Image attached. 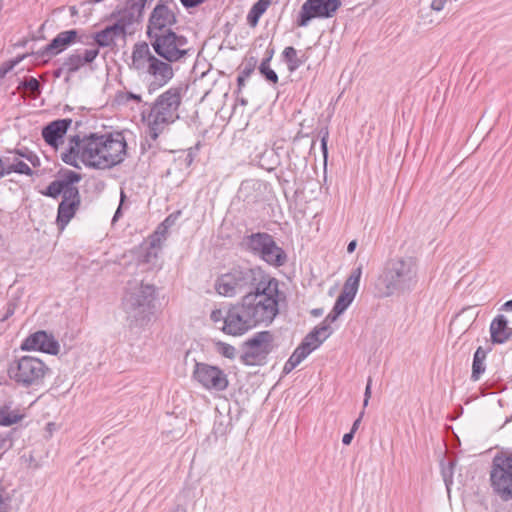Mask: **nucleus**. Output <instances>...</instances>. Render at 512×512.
<instances>
[{"mask_svg":"<svg viewBox=\"0 0 512 512\" xmlns=\"http://www.w3.org/2000/svg\"><path fill=\"white\" fill-rule=\"evenodd\" d=\"M127 142L122 132L85 135L81 161L93 169H110L124 161Z\"/></svg>","mask_w":512,"mask_h":512,"instance_id":"f257e3e1","label":"nucleus"},{"mask_svg":"<svg viewBox=\"0 0 512 512\" xmlns=\"http://www.w3.org/2000/svg\"><path fill=\"white\" fill-rule=\"evenodd\" d=\"M416 277L417 264L414 257L389 259L375 283L376 296L386 298L411 290L416 283Z\"/></svg>","mask_w":512,"mask_h":512,"instance_id":"f03ea898","label":"nucleus"},{"mask_svg":"<svg viewBox=\"0 0 512 512\" xmlns=\"http://www.w3.org/2000/svg\"><path fill=\"white\" fill-rule=\"evenodd\" d=\"M183 86H173L160 94L148 110L141 112V118L148 123V135L156 141L163 131L164 125L174 123L178 118V110L182 104Z\"/></svg>","mask_w":512,"mask_h":512,"instance_id":"7ed1b4c3","label":"nucleus"},{"mask_svg":"<svg viewBox=\"0 0 512 512\" xmlns=\"http://www.w3.org/2000/svg\"><path fill=\"white\" fill-rule=\"evenodd\" d=\"M273 279L275 277L260 266L235 265L216 279L215 289L225 297H233L241 293L245 295L251 290L263 287L266 282Z\"/></svg>","mask_w":512,"mask_h":512,"instance_id":"20e7f679","label":"nucleus"},{"mask_svg":"<svg viewBox=\"0 0 512 512\" xmlns=\"http://www.w3.org/2000/svg\"><path fill=\"white\" fill-rule=\"evenodd\" d=\"M279 296V281L275 278L266 282L263 287L251 290L241 299L257 326L260 323L269 325L273 322L279 313Z\"/></svg>","mask_w":512,"mask_h":512,"instance_id":"39448f33","label":"nucleus"},{"mask_svg":"<svg viewBox=\"0 0 512 512\" xmlns=\"http://www.w3.org/2000/svg\"><path fill=\"white\" fill-rule=\"evenodd\" d=\"M156 300V287L153 284H144L130 292L123 300V307L127 314L130 328L147 325L154 313Z\"/></svg>","mask_w":512,"mask_h":512,"instance_id":"423d86ee","label":"nucleus"},{"mask_svg":"<svg viewBox=\"0 0 512 512\" xmlns=\"http://www.w3.org/2000/svg\"><path fill=\"white\" fill-rule=\"evenodd\" d=\"M240 246L244 251L275 268L284 266L288 261L286 251L267 232L258 231L244 235Z\"/></svg>","mask_w":512,"mask_h":512,"instance_id":"0eeeda50","label":"nucleus"},{"mask_svg":"<svg viewBox=\"0 0 512 512\" xmlns=\"http://www.w3.org/2000/svg\"><path fill=\"white\" fill-rule=\"evenodd\" d=\"M156 56L170 63L183 62L191 55V49L186 48L188 39L174 30H166L147 36Z\"/></svg>","mask_w":512,"mask_h":512,"instance_id":"6e6552de","label":"nucleus"},{"mask_svg":"<svg viewBox=\"0 0 512 512\" xmlns=\"http://www.w3.org/2000/svg\"><path fill=\"white\" fill-rule=\"evenodd\" d=\"M490 485L502 501L512 500V447L502 449L493 457Z\"/></svg>","mask_w":512,"mask_h":512,"instance_id":"1a4fd4ad","label":"nucleus"},{"mask_svg":"<svg viewBox=\"0 0 512 512\" xmlns=\"http://www.w3.org/2000/svg\"><path fill=\"white\" fill-rule=\"evenodd\" d=\"M148 0H126L125 7H117L109 16V19L116 21L107 25V29L116 39L127 35V27L142 19Z\"/></svg>","mask_w":512,"mask_h":512,"instance_id":"9d476101","label":"nucleus"},{"mask_svg":"<svg viewBox=\"0 0 512 512\" xmlns=\"http://www.w3.org/2000/svg\"><path fill=\"white\" fill-rule=\"evenodd\" d=\"M148 0H126L125 7H117L109 16V19L116 21L107 25V29L116 39L127 35V27L142 19Z\"/></svg>","mask_w":512,"mask_h":512,"instance_id":"9b49d317","label":"nucleus"},{"mask_svg":"<svg viewBox=\"0 0 512 512\" xmlns=\"http://www.w3.org/2000/svg\"><path fill=\"white\" fill-rule=\"evenodd\" d=\"M50 369L39 358L23 356L10 365L8 374L17 384H33L43 379Z\"/></svg>","mask_w":512,"mask_h":512,"instance_id":"f8f14e48","label":"nucleus"},{"mask_svg":"<svg viewBox=\"0 0 512 512\" xmlns=\"http://www.w3.org/2000/svg\"><path fill=\"white\" fill-rule=\"evenodd\" d=\"M273 334L260 331L243 343L241 361L246 365H259L265 362L267 355L273 350Z\"/></svg>","mask_w":512,"mask_h":512,"instance_id":"ddd939ff","label":"nucleus"},{"mask_svg":"<svg viewBox=\"0 0 512 512\" xmlns=\"http://www.w3.org/2000/svg\"><path fill=\"white\" fill-rule=\"evenodd\" d=\"M341 0H306L296 19L298 27H306L312 19H328L336 15Z\"/></svg>","mask_w":512,"mask_h":512,"instance_id":"4468645a","label":"nucleus"},{"mask_svg":"<svg viewBox=\"0 0 512 512\" xmlns=\"http://www.w3.org/2000/svg\"><path fill=\"white\" fill-rule=\"evenodd\" d=\"M256 327L255 321L241 300L239 303L230 305L225 311V325L220 330L231 336H241Z\"/></svg>","mask_w":512,"mask_h":512,"instance_id":"2eb2a0df","label":"nucleus"},{"mask_svg":"<svg viewBox=\"0 0 512 512\" xmlns=\"http://www.w3.org/2000/svg\"><path fill=\"white\" fill-rule=\"evenodd\" d=\"M85 33L70 29L58 33L46 46L42 47L34 54L40 57L42 64H47L53 57L61 54L76 42L88 43L84 40Z\"/></svg>","mask_w":512,"mask_h":512,"instance_id":"dca6fc26","label":"nucleus"},{"mask_svg":"<svg viewBox=\"0 0 512 512\" xmlns=\"http://www.w3.org/2000/svg\"><path fill=\"white\" fill-rule=\"evenodd\" d=\"M58 176L59 178L50 182L49 185L41 191L42 195L57 199L60 197L61 193L80 194L79 188L75 186L82 180L80 173L62 168L59 170Z\"/></svg>","mask_w":512,"mask_h":512,"instance_id":"f3484780","label":"nucleus"},{"mask_svg":"<svg viewBox=\"0 0 512 512\" xmlns=\"http://www.w3.org/2000/svg\"><path fill=\"white\" fill-rule=\"evenodd\" d=\"M177 24V12L174 9L154 6L148 17L146 36L165 32L166 30H173V27Z\"/></svg>","mask_w":512,"mask_h":512,"instance_id":"a211bd4d","label":"nucleus"},{"mask_svg":"<svg viewBox=\"0 0 512 512\" xmlns=\"http://www.w3.org/2000/svg\"><path fill=\"white\" fill-rule=\"evenodd\" d=\"M22 351H39L50 355H57L60 351L59 342L45 330H38L26 337L21 345Z\"/></svg>","mask_w":512,"mask_h":512,"instance_id":"6ab92c4d","label":"nucleus"},{"mask_svg":"<svg viewBox=\"0 0 512 512\" xmlns=\"http://www.w3.org/2000/svg\"><path fill=\"white\" fill-rule=\"evenodd\" d=\"M147 73L154 78L147 87L149 94H153L155 91L168 84L174 77L172 63L158 56L151 58V61L147 65Z\"/></svg>","mask_w":512,"mask_h":512,"instance_id":"aec40b11","label":"nucleus"},{"mask_svg":"<svg viewBox=\"0 0 512 512\" xmlns=\"http://www.w3.org/2000/svg\"><path fill=\"white\" fill-rule=\"evenodd\" d=\"M60 196L55 223L58 231L63 232L81 206V195L61 193Z\"/></svg>","mask_w":512,"mask_h":512,"instance_id":"412c9836","label":"nucleus"},{"mask_svg":"<svg viewBox=\"0 0 512 512\" xmlns=\"http://www.w3.org/2000/svg\"><path fill=\"white\" fill-rule=\"evenodd\" d=\"M72 124V119H56L46 124L41 131L45 143L52 148H57L63 141L68 129Z\"/></svg>","mask_w":512,"mask_h":512,"instance_id":"4be33fe9","label":"nucleus"},{"mask_svg":"<svg viewBox=\"0 0 512 512\" xmlns=\"http://www.w3.org/2000/svg\"><path fill=\"white\" fill-rule=\"evenodd\" d=\"M193 378L199 384H228L227 376L223 370L206 363L197 362L195 364Z\"/></svg>","mask_w":512,"mask_h":512,"instance_id":"5701e85b","label":"nucleus"},{"mask_svg":"<svg viewBox=\"0 0 512 512\" xmlns=\"http://www.w3.org/2000/svg\"><path fill=\"white\" fill-rule=\"evenodd\" d=\"M99 55V49H86L83 55L78 53H72L67 55L64 60V66L66 68V81H69V76L78 72L83 66L91 64L95 61Z\"/></svg>","mask_w":512,"mask_h":512,"instance_id":"b1692460","label":"nucleus"},{"mask_svg":"<svg viewBox=\"0 0 512 512\" xmlns=\"http://www.w3.org/2000/svg\"><path fill=\"white\" fill-rule=\"evenodd\" d=\"M512 338V327L507 317L498 314L490 323V339L492 344H504Z\"/></svg>","mask_w":512,"mask_h":512,"instance_id":"393cba45","label":"nucleus"},{"mask_svg":"<svg viewBox=\"0 0 512 512\" xmlns=\"http://www.w3.org/2000/svg\"><path fill=\"white\" fill-rule=\"evenodd\" d=\"M137 262L138 265H148L147 270L159 269L161 267L155 240H152L149 246L139 250L137 254Z\"/></svg>","mask_w":512,"mask_h":512,"instance_id":"a878e982","label":"nucleus"},{"mask_svg":"<svg viewBox=\"0 0 512 512\" xmlns=\"http://www.w3.org/2000/svg\"><path fill=\"white\" fill-rule=\"evenodd\" d=\"M163 424H167V428H163L162 434L171 440L180 439L184 435L185 419L173 416L167 413L163 419Z\"/></svg>","mask_w":512,"mask_h":512,"instance_id":"bb28decb","label":"nucleus"},{"mask_svg":"<svg viewBox=\"0 0 512 512\" xmlns=\"http://www.w3.org/2000/svg\"><path fill=\"white\" fill-rule=\"evenodd\" d=\"M281 57L282 60L286 63L287 69L290 73L296 71L306 62L308 58L305 54L299 57L297 50L293 46L285 47V49L282 51Z\"/></svg>","mask_w":512,"mask_h":512,"instance_id":"cd10ccee","label":"nucleus"},{"mask_svg":"<svg viewBox=\"0 0 512 512\" xmlns=\"http://www.w3.org/2000/svg\"><path fill=\"white\" fill-rule=\"evenodd\" d=\"M311 353V349L308 348L307 343H300L298 347L294 350L292 355L286 361L283 372L285 374L290 373L296 366H298L309 354Z\"/></svg>","mask_w":512,"mask_h":512,"instance_id":"c85d7f7f","label":"nucleus"},{"mask_svg":"<svg viewBox=\"0 0 512 512\" xmlns=\"http://www.w3.org/2000/svg\"><path fill=\"white\" fill-rule=\"evenodd\" d=\"M491 350L490 347L487 349H484L482 346H479L473 356V362H472V373H471V380L477 381L479 380L480 376L485 371V364L484 361L486 359L487 353Z\"/></svg>","mask_w":512,"mask_h":512,"instance_id":"c756f323","label":"nucleus"},{"mask_svg":"<svg viewBox=\"0 0 512 512\" xmlns=\"http://www.w3.org/2000/svg\"><path fill=\"white\" fill-rule=\"evenodd\" d=\"M281 164L280 154L277 149H265L259 157V165L261 168L271 172Z\"/></svg>","mask_w":512,"mask_h":512,"instance_id":"7c9ffc66","label":"nucleus"},{"mask_svg":"<svg viewBox=\"0 0 512 512\" xmlns=\"http://www.w3.org/2000/svg\"><path fill=\"white\" fill-rule=\"evenodd\" d=\"M156 54H152L149 49V44L147 42H138L134 45L132 51V60L137 69L142 68L143 66L140 64L141 60H146L147 63L151 61V58H155Z\"/></svg>","mask_w":512,"mask_h":512,"instance_id":"2f4dec72","label":"nucleus"},{"mask_svg":"<svg viewBox=\"0 0 512 512\" xmlns=\"http://www.w3.org/2000/svg\"><path fill=\"white\" fill-rule=\"evenodd\" d=\"M232 429V417L230 413H218L213 424V434L216 438L226 436Z\"/></svg>","mask_w":512,"mask_h":512,"instance_id":"473e14b6","label":"nucleus"},{"mask_svg":"<svg viewBox=\"0 0 512 512\" xmlns=\"http://www.w3.org/2000/svg\"><path fill=\"white\" fill-rule=\"evenodd\" d=\"M84 38H91L94 44L97 46L96 49L115 46V38L112 36L110 31L105 26L102 30L94 32L89 36L85 34Z\"/></svg>","mask_w":512,"mask_h":512,"instance_id":"72a5a7b5","label":"nucleus"},{"mask_svg":"<svg viewBox=\"0 0 512 512\" xmlns=\"http://www.w3.org/2000/svg\"><path fill=\"white\" fill-rule=\"evenodd\" d=\"M456 464V459H450L447 462H445L444 459L440 461L441 476L448 491H450V487L453 484V475Z\"/></svg>","mask_w":512,"mask_h":512,"instance_id":"f704fd0d","label":"nucleus"},{"mask_svg":"<svg viewBox=\"0 0 512 512\" xmlns=\"http://www.w3.org/2000/svg\"><path fill=\"white\" fill-rule=\"evenodd\" d=\"M22 415L10 411L7 407L0 408V426L9 427L21 421Z\"/></svg>","mask_w":512,"mask_h":512,"instance_id":"c9c22d12","label":"nucleus"},{"mask_svg":"<svg viewBox=\"0 0 512 512\" xmlns=\"http://www.w3.org/2000/svg\"><path fill=\"white\" fill-rule=\"evenodd\" d=\"M258 71L260 75L272 85H276L279 82L278 74L274 69L271 68L270 64L267 62H260L258 66Z\"/></svg>","mask_w":512,"mask_h":512,"instance_id":"e433bc0d","label":"nucleus"},{"mask_svg":"<svg viewBox=\"0 0 512 512\" xmlns=\"http://www.w3.org/2000/svg\"><path fill=\"white\" fill-rule=\"evenodd\" d=\"M257 64L258 59L255 56H246L242 64L238 67L239 73L243 74V76L250 77L256 67L258 68Z\"/></svg>","mask_w":512,"mask_h":512,"instance_id":"4c0bfd02","label":"nucleus"},{"mask_svg":"<svg viewBox=\"0 0 512 512\" xmlns=\"http://www.w3.org/2000/svg\"><path fill=\"white\" fill-rule=\"evenodd\" d=\"M325 339L321 337L319 331L315 329V327L304 337L301 343H307L308 348L311 349V352L318 348Z\"/></svg>","mask_w":512,"mask_h":512,"instance_id":"58836bf2","label":"nucleus"},{"mask_svg":"<svg viewBox=\"0 0 512 512\" xmlns=\"http://www.w3.org/2000/svg\"><path fill=\"white\" fill-rule=\"evenodd\" d=\"M182 212L181 210L174 211L173 213L169 214L164 221L158 226L156 233H160L162 236H165L168 229L171 228L176 221L181 216Z\"/></svg>","mask_w":512,"mask_h":512,"instance_id":"ea45409f","label":"nucleus"},{"mask_svg":"<svg viewBox=\"0 0 512 512\" xmlns=\"http://www.w3.org/2000/svg\"><path fill=\"white\" fill-rule=\"evenodd\" d=\"M19 88L21 89H29L36 94H40L42 92V85L39 80L33 76L25 77L19 83Z\"/></svg>","mask_w":512,"mask_h":512,"instance_id":"a19ab883","label":"nucleus"},{"mask_svg":"<svg viewBox=\"0 0 512 512\" xmlns=\"http://www.w3.org/2000/svg\"><path fill=\"white\" fill-rule=\"evenodd\" d=\"M14 153L21 158L28 160L33 167H39L41 165L40 158L31 150L24 147L21 149H15Z\"/></svg>","mask_w":512,"mask_h":512,"instance_id":"79ce46f5","label":"nucleus"},{"mask_svg":"<svg viewBox=\"0 0 512 512\" xmlns=\"http://www.w3.org/2000/svg\"><path fill=\"white\" fill-rule=\"evenodd\" d=\"M115 100H116V102L118 104H122V105L127 104L129 101H134L136 103H141L142 102V96L140 94H136V93H133V92H130V91H127V92L119 91L116 94Z\"/></svg>","mask_w":512,"mask_h":512,"instance_id":"37998d69","label":"nucleus"},{"mask_svg":"<svg viewBox=\"0 0 512 512\" xmlns=\"http://www.w3.org/2000/svg\"><path fill=\"white\" fill-rule=\"evenodd\" d=\"M215 346H216V351L228 359H233L236 355L235 347L228 343L218 341L215 343Z\"/></svg>","mask_w":512,"mask_h":512,"instance_id":"c03bdc74","label":"nucleus"},{"mask_svg":"<svg viewBox=\"0 0 512 512\" xmlns=\"http://www.w3.org/2000/svg\"><path fill=\"white\" fill-rule=\"evenodd\" d=\"M77 157L80 158V153L68 148L66 152L61 154V159L64 163L76 168L81 169L79 163L77 162Z\"/></svg>","mask_w":512,"mask_h":512,"instance_id":"a18cd8bd","label":"nucleus"},{"mask_svg":"<svg viewBox=\"0 0 512 512\" xmlns=\"http://www.w3.org/2000/svg\"><path fill=\"white\" fill-rule=\"evenodd\" d=\"M353 300L354 299L340 292L338 297L336 298L333 308L340 311V313H344L352 304Z\"/></svg>","mask_w":512,"mask_h":512,"instance_id":"49530a36","label":"nucleus"},{"mask_svg":"<svg viewBox=\"0 0 512 512\" xmlns=\"http://www.w3.org/2000/svg\"><path fill=\"white\" fill-rule=\"evenodd\" d=\"M11 495L3 487H0V510L3 512H10L12 510L11 506Z\"/></svg>","mask_w":512,"mask_h":512,"instance_id":"de8ad7c7","label":"nucleus"},{"mask_svg":"<svg viewBox=\"0 0 512 512\" xmlns=\"http://www.w3.org/2000/svg\"><path fill=\"white\" fill-rule=\"evenodd\" d=\"M13 169L14 173L21 175L32 176L34 174V171L25 162L18 158L13 160Z\"/></svg>","mask_w":512,"mask_h":512,"instance_id":"09e8293b","label":"nucleus"},{"mask_svg":"<svg viewBox=\"0 0 512 512\" xmlns=\"http://www.w3.org/2000/svg\"><path fill=\"white\" fill-rule=\"evenodd\" d=\"M362 275V265H359L357 268L353 269L347 280L345 281V285L355 286L359 288V283Z\"/></svg>","mask_w":512,"mask_h":512,"instance_id":"8fccbe9b","label":"nucleus"},{"mask_svg":"<svg viewBox=\"0 0 512 512\" xmlns=\"http://www.w3.org/2000/svg\"><path fill=\"white\" fill-rule=\"evenodd\" d=\"M201 143L197 142L194 146L188 148L186 152V156L184 158V163L186 167H190L192 163L194 162L196 156L198 155V152L200 150Z\"/></svg>","mask_w":512,"mask_h":512,"instance_id":"3c124183","label":"nucleus"},{"mask_svg":"<svg viewBox=\"0 0 512 512\" xmlns=\"http://www.w3.org/2000/svg\"><path fill=\"white\" fill-rule=\"evenodd\" d=\"M85 145V136L83 138L80 135L71 136L69 139V148L80 153V158L82 157V149Z\"/></svg>","mask_w":512,"mask_h":512,"instance_id":"603ef678","label":"nucleus"},{"mask_svg":"<svg viewBox=\"0 0 512 512\" xmlns=\"http://www.w3.org/2000/svg\"><path fill=\"white\" fill-rule=\"evenodd\" d=\"M318 136L321 138V150H322L324 157L326 158L328 155V147H327L328 138H329L328 127L321 128L318 133Z\"/></svg>","mask_w":512,"mask_h":512,"instance_id":"864d4df0","label":"nucleus"},{"mask_svg":"<svg viewBox=\"0 0 512 512\" xmlns=\"http://www.w3.org/2000/svg\"><path fill=\"white\" fill-rule=\"evenodd\" d=\"M262 16L261 13L257 12L255 9H253L251 7V9L249 10L248 14H247V24L250 26V27H256L258 25V22H259V19L260 17Z\"/></svg>","mask_w":512,"mask_h":512,"instance_id":"5fc2aeb1","label":"nucleus"},{"mask_svg":"<svg viewBox=\"0 0 512 512\" xmlns=\"http://www.w3.org/2000/svg\"><path fill=\"white\" fill-rule=\"evenodd\" d=\"M316 330L319 331V334L323 337V339H327L333 332V329L331 328L330 324L325 322L323 320V322L321 324H319L318 326L315 327Z\"/></svg>","mask_w":512,"mask_h":512,"instance_id":"6e6d98bb","label":"nucleus"},{"mask_svg":"<svg viewBox=\"0 0 512 512\" xmlns=\"http://www.w3.org/2000/svg\"><path fill=\"white\" fill-rule=\"evenodd\" d=\"M210 319L213 323L217 324L219 322H222L223 325H225V312L223 309H214L211 311Z\"/></svg>","mask_w":512,"mask_h":512,"instance_id":"4d7b16f0","label":"nucleus"},{"mask_svg":"<svg viewBox=\"0 0 512 512\" xmlns=\"http://www.w3.org/2000/svg\"><path fill=\"white\" fill-rule=\"evenodd\" d=\"M249 185L247 183H242L240 186V189L238 191V197L242 198L244 202L247 203H254L257 201L256 198H250L248 194H246V191L248 190Z\"/></svg>","mask_w":512,"mask_h":512,"instance_id":"13d9d810","label":"nucleus"},{"mask_svg":"<svg viewBox=\"0 0 512 512\" xmlns=\"http://www.w3.org/2000/svg\"><path fill=\"white\" fill-rule=\"evenodd\" d=\"M271 1L272 0H258L252 5V8L263 15L270 6Z\"/></svg>","mask_w":512,"mask_h":512,"instance_id":"bf43d9fd","label":"nucleus"},{"mask_svg":"<svg viewBox=\"0 0 512 512\" xmlns=\"http://www.w3.org/2000/svg\"><path fill=\"white\" fill-rule=\"evenodd\" d=\"M36 51H32L30 53H24V54H20L18 56H16L15 58H12V59H9V62L11 63V65L13 67L17 66L20 62H22L23 60H25L26 58H28L29 56H33L35 57L36 59H39L40 57H37L36 54H33L35 53Z\"/></svg>","mask_w":512,"mask_h":512,"instance_id":"052dcab7","label":"nucleus"},{"mask_svg":"<svg viewBox=\"0 0 512 512\" xmlns=\"http://www.w3.org/2000/svg\"><path fill=\"white\" fill-rule=\"evenodd\" d=\"M182 6L187 9H193L196 7H199L203 3H205L207 0H179Z\"/></svg>","mask_w":512,"mask_h":512,"instance_id":"680f3d73","label":"nucleus"},{"mask_svg":"<svg viewBox=\"0 0 512 512\" xmlns=\"http://www.w3.org/2000/svg\"><path fill=\"white\" fill-rule=\"evenodd\" d=\"M247 76H243V74L239 73L236 79L237 82V88L234 91V94L236 96L240 95L242 93L243 88L246 85Z\"/></svg>","mask_w":512,"mask_h":512,"instance_id":"e2e57ef3","label":"nucleus"},{"mask_svg":"<svg viewBox=\"0 0 512 512\" xmlns=\"http://www.w3.org/2000/svg\"><path fill=\"white\" fill-rule=\"evenodd\" d=\"M0 170H2V172H3V177L5 175L14 173L13 162L10 163L9 158H5V159L2 158V165H1Z\"/></svg>","mask_w":512,"mask_h":512,"instance_id":"0e129e2a","label":"nucleus"},{"mask_svg":"<svg viewBox=\"0 0 512 512\" xmlns=\"http://www.w3.org/2000/svg\"><path fill=\"white\" fill-rule=\"evenodd\" d=\"M155 6H162L169 9H174L175 12H178V6L175 0H158Z\"/></svg>","mask_w":512,"mask_h":512,"instance_id":"69168bd1","label":"nucleus"},{"mask_svg":"<svg viewBox=\"0 0 512 512\" xmlns=\"http://www.w3.org/2000/svg\"><path fill=\"white\" fill-rule=\"evenodd\" d=\"M14 69L9 60L3 62L0 65V80L5 78V76Z\"/></svg>","mask_w":512,"mask_h":512,"instance_id":"338daca9","label":"nucleus"},{"mask_svg":"<svg viewBox=\"0 0 512 512\" xmlns=\"http://www.w3.org/2000/svg\"><path fill=\"white\" fill-rule=\"evenodd\" d=\"M275 54V48L272 44H269L266 48L265 55L261 62H267L268 64L271 63V60L273 59Z\"/></svg>","mask_w":512,"mask_h":512,"instance_id":"774afa93","label":"nucleus"}]
</instances>
